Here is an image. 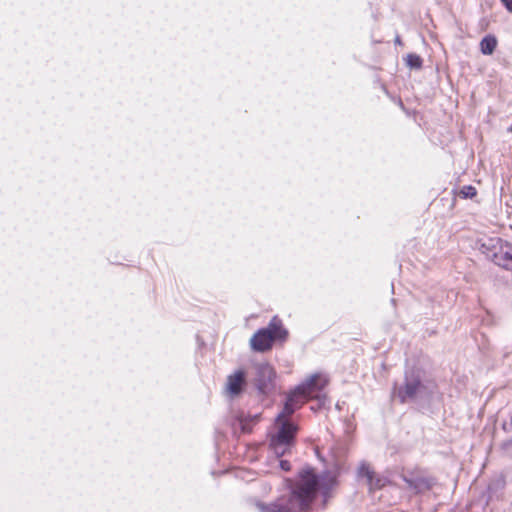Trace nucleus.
Masks as SVG:
<instances>
[{"label": "nucleus", "mask_w": 512, "mask_h": 512, "mask_svg": "<svg viewBox=\"0 0 512 512\" xmlns=\"http://www.w3.org/2000/svg\"><path fill=\"white\" fill-rule=\"evenodd\" d=\"M318 488L316 475L310 469L300 473L298 483L291 489L288 498H282L271 505L258 504L260 512H307Z\"/></svg>", "instance_id": "1"}, {"label": "nucleus", "mask_w": 512, "mask_h": 512, "mask_svg": "<svg viewBox=\"0 0 512 512\" xmlns=\"http://www.w3.org/2000/svg\"><path fill=\"white\" fill-rule=\"evenodd\" d=\"M433 389L434 386L422 382L418 374L407 372L404 384L394 388L393 396L397 397L401 403L425 400L433 393Z\"/></svg>", "instance_id": "2"}, {"label": "nucleus", "mask_w": 512, "mask_h": 512, "mask_svg": "<svg viewBox=\"0 0 512 512\" xmlns=\"http://www.w3.org/2000/svg\"><path fill=\"white\" fill-rule=\"evenodd\" d=\"M287 331L282 326V321L274 316L266 328L259 329L250 339L252 350L264 352L272 347L274 340L285 339Z\"/></svg>", "instance_id": "3"}, {"label": "nucleus", "mask_w": 512, "mask_h": 512, "mask_svg": "<svg viewBox=\"0 0 512 512\" xmlns=\"http://www.w3.org/2000/svg\"><path fill=\"white\" fill-rule=\"evenodd\" d=\"M254 369V384L261 393H266L273 385L275 371L268 363H259Z\"/></svg>", "instance_id": "4"}, {"label": "nucleus", "mask_w": 512, "mask_h": 512, "mask_svg": "<svg viewBox=\"0 0 512 512\" xmlns=\"http://www.w3.org/2000/svg\"><path fill=\"white\" fill-rule=\"evenodd\" d=\"M403 480L407 485V489L412 493H424L432 489L434 480L422 473H411L403 476Z\"/></svg>", "instance_id": "5"}, {"label": "nucleus", "mask_w": 512, "mask_h": 512, "mask_svg": "<svg viewBox=\"0 0 512 512\" xmlns=\"http://www.w3.org/2000/svg\"><path fill=\"white\" fill-rule=\"evenodd\" d=\"M328 384V378L321 374L315 373L309 376L304 382L298 386L302 388V391L308 396L321 392L324 387Z\"/></svg>", "instance_id": "6"}, {"label": "nucleus", "mask_w": 512, "mask_h": 512, "mask_svg": "<svg viewBox=\"0 0 512 512\" xmlns=\"http://www.w3.org/2000/svg\"><path fill=\"white\" fill-rule=\"evenodd\" d=\"M358 476L361 478H366L367 484L370 489H380L384 487L387 483V479L375 475L370 464L365 461L361 462L358 467Z\"/></svg>", "instance_id": "7"}, {"label": "nucleus", "mask_w": 512, "mask_h": 512, "mask_svg": "<svg viewBox=\"0 0 512 512\" xmlns=\"http://www.w3.org/2000/svg\"><path fill=\"white\" fill-rule=\"evenodd\" d=\"M296 431L297 427L294 424L289 421H282L279 423V430L277 434L272 438L292 445Z\"/></svg>", "instance_id": "8"}, {"label": "nucleus", "mask_w": 512, "mask_h": 512, "mask_svg": "<svg viewBox=\"0 0 512 512\" xmlns=\"http://www.w3.org/2000/svg\"><path fill=\"white\" fill-rule=\"evenodd\" d=\"M245 384V373L243 371H236L234 374L229 375L227 378V392L232 395H238L242 391Z\"/></svg>", "instance_id": "9"}, {"label": "nucleus", "mask_w": 512, "mask_h": 512, "mask_svg": "<svg viewBox=\"0 0 512 512\" xmlns=\"http://www.w3.org/2000/svg\"><path fill=\"white\" fill-rule=\"evenodd\" d=\"M494 260L497 265L512 271V246H502L499 252L495 253Z\"/></svg>", "instance_id": "10"}, {"label": "nucleus", "mask_w": 512, "mask_h": 512, "mask_svg": "<svg viewBox=\"0 0 512 512\" xmlns=\"http://www.w3.org/2000/svg\"><path fill=\"white\" fill-rule=\"evenodd\" d=\"M308 398L309 397L302 391V388L297 386L288 394L286 402L291 404V406L297 410L308 400Z\"/></svg>", "instance_id": "11"}, {"label": "nucleus", "mask_w": 512, "mask_h": 512, "mask_svg": "<svg viewBox=\"0 0 512 512\" xmlns=\"http://www.w3.org/2000/svg\"><path fill=\"white\" fill-rule=\"evenodd\" d=\"M497 47V39L493 35H486L480 41V51L484 55H491Z\"/></svg>", "instance_id": "12"}, {"label": "nucleus", "mask_w": 512, "mask_h": 512, "mask_svg": "<svg viewBox=\"0 0 512 512\" xmlns=\"http://www.w3.org/2000/svg\"><path fill=\"white\" fill-rule=\"evenodd\" d=\"M292 445L279 441L275 438H271L270 447L272 448L274 454L278 457L283 456Z\"/></svg>", "instance_id": "13"}, {"label": "nucleus", "mask_w": 512, "mask_h": 512, "mask_svg": "<svg viewBox=\"0 0 512 512\" xmlns=\"http://www.w3.org/2000/svg\"><path fill=\"white\" fill-rule=\"evenodd\" d=\"M406 64L411 69H419L422 66V59L416 54H408L406 57Z\"/></svg>", "instance_id": "14"}, {"label": "nucleus", "mask_w": 512, "mask_h": 512, "mask_svg": "<svg viewBox=\"0 0 512 512\" xmlns=\"http://www.w3.org/2000/svg\"><path fill=\"white\" fill-rule=\"evenodd\" d=\"M296 410L289 404L288 402H285L284 408L281 413L277 416V422L281 423L282 421H285L284 418L286 416H289L293 414Z\"/></svg>", "instance_id": "15"}, {"label": "nucleus", "mask_w": 512, "mask_h": 512, "mask_svg": "<svg viewBox=\"0 0 512 512\" xmlns=\"http://www.w3.org/2000/svg\"><path fill=\"white\" fill-rule=\"evenodd\" d=\"M463 198H472L476 195V189L473 186H463L459 193Z\"/></svg>", "instance_id": "16"}, {"label": "nucleus", "mask_w": 512, "mask_h": 512, "mask_svg": "<svg viewBox=\"0 0 512 512\" xmlns=\"http://www.w3.org/2000/svg\"><path fill=\"white\" fill-rule=\"evenodd\" d=\"M506 9L512 12V0H501Z\"/></svg>", "instance_id": "17"}, {"label": "nucleus", "mask_w": 512, "mask_h": 512, "mask_svg": "<svg viewBox=\"0 0 512 512\" xmlns=\"http://www.w3.org/2000/svg\"><path fill=\"white\" fill-rule=\"evenodd\" d=\"M280 466L283 470H289L290 469V463L288 461H281Z\"/></svg>", "instance_id": "18"}, {"label": "nucleus", "mask_w": 512, "mask_h": 512, "mask_svg": "<svg viewBox=\"0 0 512 512\" xmlns=\"http://www.w3.org/2000/svg\"><path fill=\"white\" fill-rule=\"evenodd\" d=\"M396 43H400V39L398 37L396 38Z\"/></svg>", "instance_id": "19"}]
</instances>
